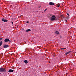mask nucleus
I'll list each match as a JSON object with an SVG mask.
<instances>
[{
    "mask_svg": "<svg viewBox=\"0 0 76 76\" xmlns=\"http://www.w3.org/2000/svg\"><path fill=\"white\" fill-rule=\"evenodd\" d=\"M2 39V38H0V40H1Z\"/></svg>",
    "mask_w": 76,
    "mask_h": 76,
    "instance_id": "19",
    "label": "nucleus"
},
{
    "mask_svg": "<svg viewBox=\"0 0 76 76\" xmlns=\"http://www.w3.org/2000/svg\"><path fill=\"white\" fill-rule=\"evenodd\" d=\"M24 63H26V64H27V63H28V62L27 61V60H25L24 61Z\"/></svg>",
    "mask_w": 76,
    "mask_h": 76,
    "instance_id": "10",
    "label": "nucleus"
},
{
    "mask_svg": "<svg viewBox=\"0 0 76 76\" xmlns=\"http://www.w3.org/2000/svg\"><path fill=\"white\" fill-rule=\"evenodd\" d=\"M26 32H29L31 31V30L29 29H27L26 30Z\"/></svg>",
    "mask_w": 76,
    "mask_h": 76,
    "instance_id": "9",
    "label": "nucleus"
},
{
    "mask_svg": "<svg viewBox=\"0 0 76 76\" xmlns=\"http://www.w3.org/2000/svg\"><path fill=\"white\" fill-rule=\"evenodd\" d=\"M7 47H9V45H6L3 46V48H7Z\"/></svg>",
    "mask_w": 76,
    "mask_h": 76,
    "instance_id": "6",
    "label": "nucleus"
},
{
    "mask_svg": "<svg viewBox=\"0 0 76 76\" xmlns=\"http://www.w3.org/2000/svg\"><path fill=\"white\" fill-rule=\"evenodd\" d=\"M56 19V17H55V15H53L51 17V20H54L55 19Z\"/></svg>",
    "mask_w": 76,
    "mask_h": 76,
    "instance_id": "2",
    "label": "nucleus"
},
{
    "mask_svg": "<svg viewBox=\"0 0 76 76\" xmlns=\"http://www.w3.org/2000/svg\"><path fill=\"white\" fill-rule=\"evenodd\" d=\"M6 69L3 67L0 68V72L1 73H5L6 72Z\"/></svg>",
    "mask_w": 76,
    "mask_h": 76,
    "instance_id": "1",
    "label": "nucleus"
},
{
    "mask_svg": "<svg viewBox=\"0 0 76 76\" xmlns=\"http://www.w3.org/2000/svg\"><path fill=\"white\" fill-rule=\"evenodd\" d=\"M26 23H29V21H27Z\"/></svg>",
    "mask_w": 76,
    "mask_h": 76,
    "instance_id": "16",
    "label": "nucleus"
},
{
    "mask_svg": "<svg viewBox=\"0 0 76 76\" xmlns=\"http://www.w3.org/2000/svg\"><path fill=\"white\" fill-rule=\"evenodd\" d=\"M39 7V8L41 7Z\"/></svg>",
    "mask_w": 76,
    "mask_h": 76,
    "instance_id": "20",
    "label": "nucleus"
},
{
    "mask_svg": "<svg viewBox=\"0 0 76 76\" xmlns=\"http://www.w3.org/2000/svg\"><path fill=\"white\" fill-rule=\"evenodd\" d=\"M8 41H9V42H10L11 41L9 40V39H6L4 40V42H8Z\"/></svg>",
    "mask_w": 76,
    "mask_h": 76,
    "instance_id": "3",
    "label": "nucleus"
},
{
    "mask_svg": "<svg viewBox=\"0 0 76 76\" xmlns=\"http://www.w3.org/2000/svg\"><path fill=\"white\" fill-rule=\"evenodd\" d=\"M66 48H61V50H66Z\"/></svg>",
    "mask_w": 76,
    "mask_h": 76,
    "instance_id": "12",
    "label": "nucleus"
},
{
    "mask_svg": "<svg viewBox=\"0 0 76 76\" xmlns=\"http://www.w3.org/2000/svg\"><path fill=\"white\" fill-rule=\"evenodd\" d=\"M12 25H13V22H12Z\"/></svg>",
    "mask_w": 76,
    "mask_h": 76,
    "instance_id": "17",
    "label": "nucleus"
},
{
    "mask_svg": "<svg viewBox=\"0 0 76 76\" xmlns=\"http://www.w3.org/2000/svg\"><path fill=\"white\" fill-rule=\"evenodd\" d=\"M2 20L3 22H7V20L3 18L2 19Z\"/></svg>",
    "mask_w": 76,
    "mask_h": 76,
    "instance_id": "5",
    "label": "nucleus"
},
{
    "mask_svg": "<svg viewBox=\"0 0 76 76\" xmlns=\"http://www.w3.org/2000/svg\"><path fill=\"white\" fill-rule=\"evenodd\" d=\"M13 72V70L12 69H10L9 70L8 72L9 73H12V72Z\"/></svg>",
    "mask_w": 76,
    "mask_h": 76,
    "instance_id": "7",
    "label": "nucleus"
},
{
    "mask_svg": "<svg viewBox=\"0 0 76 76\" xmlns=\"http://www.w3.org/2000/svg\"><path fill=\"white\" fill-rule=\"evenodd\" d=\"M60 5H58V7H60Z\"/></svg>",
    "mask_w": 76,
    "mask_h": 76,
    "instance_id": "15",
    "label": "nucleus"
},
{
    "mask_svg": "<svg viewBox=\"0 0 76 76\" xmlns=\"http://www.w3.org/2000/svg\"><path fill=\"white\" fill-rule=\"evenodd\" d=\"M1 45H2V42H0V46H1Z\"/></svg>",
    "mask_w": 76,
    "mask_h": 76,
    "instance_id": "13",
    "label": "nucleus"
},
{
    "mask_svg": "<svg viewBox=\"0 0 76 76\" xmlns=\"http://www.w3.org/2000/svg\"><path fill=\"white\" fill-rule=\"evenodd\" d=\"M71 52H72V51H69V52H68L65 53V55H67V54H69V53H70Z\"/></svg>",
    "mask_w": 76,
    "mask_h": 76,
    "instance_id": "8",
    "label": "nucleus"
},
{
    "mask_svg": "<svg viewBox=\"0 0 76 76\" xmlns=\"http://www.w3.org/2000/svg\"><path fill=\"white\" fill-rule=\"evenodd\" d=\"M45 10H47V9H46Z\"/></svg>",
    "mask_w": 76,
    "mask_h": 76,
    "instance_id": "21",
    "label": "nucleus"
},
{
    "mask_svg": "<svg viewBox=\"0 0 76 76\" xmlns=\"http://www.w3.org/2000/svg\"><path fill=\"white\" fill-rule=\"evenodd\" d=\"M67 15H68V16H69V13H67Z\"/></svg>",
    "mask_w": 76,
    "mask_h": 76,
    "instance_id": "14",
    "label": "nucleus"
},
{
    "mask_svg": "<svg viewBox=\"0 0 76 76\" xmlns=\"http://www.w3.org/2000/svg\"><path fill=\"white\" fill-rule=\"evenodd\" d=\"M66 22H67V20H66Z\"/></svg>",
    "mask_w": 76,
    "mask_h": 76,
    "instance_id": "18",
    "label": "nucleus"
},
{
    "mask_svg": "<svg viewBox=\"0 0 76 76\" xmlns=\"http://www.w3.org/2000/svg\"><path fill=\"white\" fill-rule=\"evenodd\" d=\"M49 4V5L50 6H54V3L52 2H50Z\"/></svg>",
    "mask_w": 76,
    "mask_h": 76,
    "instance_id": "4",
    "label": "nucleus"
},
{
    "mask_svg": "<svg viewBox=\"0 0 76 76\" xmlns=\"http://www.w3.org/2000/svg\"><path fill=\"white\" fill-rule=\"evenodd\" d=\"M56 34H59V32H58V31H56L55 32Z\"/></svg>",
    "mask_w": 76,
    "mask_h": 76,
    "instance_id": "11",
    "label": "nucleus"
}]
</instances>
